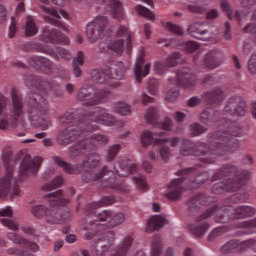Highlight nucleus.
<instances>
[{
  "mask_svg": "<svg viewBox=\"0 0 256 256\" xmlns=\"http://www.w3.org/2000/svg\"><path fill=\"white\" fill-rule=\"evenodd\" d=\"M227 231H229L227 226L216 227L210 232L208 239L209 241H213L214 239H217V237H221V235L227 233Z\"/></svg>",
  "mask_w": 256,
  "mask_h": 256,
  "instance_id": "nucleus-49",
  "label": "nucleus"
},
{
  "mask_svg": "<svg viewBox=\"0 0 256 256\" xmlns=\"http://www.w3.org/2000/svg\"><path fill=\"white\" fill-rule=\"evenodd\" d=\"M213 213L216 215L217 223H229L231 219H247V217H253L256 214V209L251 206H238L235 208L234 214L231 216L229 207L211 208L206 213L196 218V226L193 224L188 225L191 233L196 237H203L207 231H209V224L205 222V219H209Z\"/></svg>",
  "mask_w": 256,
  "mask_h": 256,
  "instance_id": "nucleus-5",
  "label": "nucleus"
},
{
  "mask_svg": "<svg viewBox=\"0 0 256 256\" xmlns=\"http://www.w3.org/2000/svg\"><path fill=\"white\" fill-rule=\"evenodd\" d=\"M179 90L177 89H171L167 95H166V100L169 102V103H175V101H177V99H179Z\"/></svg>",
  "mask_w": 256,
  "mask_h": 256,
  "instance_id": "nucleus-54",
  "label": "nucleus"
},
{
  "mask_svg": "<svg viewBox=\"0 0 256 256\" xmlns=\"http://www.w3.org/2000/svg\"><path fill=\"white\" fill-rule=\"evenodd\" d=\"M0 223L10 231H19V222L15 219L1 218Z\"/></svg>",
  "mask_w": 256,
  "mask_h": 256,
  "instance_id": "nucleus-45",
  "label": "nucleus"
},
{
  "mask_svg": "<svg viewBox=\"0 0 256 256\" xmlns=\"http://www.w3.org/2000/svg\"><path fill=\"white\" fill-rule=\"evenodd\" d=\"M40 9L44 11V13H47V15L44 16V20L46 23H50V25H54L55 27H59L62 29V31H65V33H69V28L65 26L61 21L57 19H61L63 17L64 19H69V14L64 10H55L53 8H49L46 6H40Z\"/></svg>",
  "mask_w": 256,
  "mask_h": 256,
  "instance_id": "nucleus-17",
  "label": "nucleus"
},
{
  "mask_svg": "<svg viewBox=\"0 0 256 256\" xmlns=\"http://www.w3.org/2000/svg\"><path fill=\"white\" fill-rule=\"evenodd\" d=\"M2 161L6 169V174L0 178V199L9 197L13 201V199H17L21 195L17 178L13 177L15 161H12L9 153L2 155Z\"/></svg>",
  "mask_w": 256,
  "mask_h": 256,
  "instance_id": "nucleus-8",
  "label": "nucleus"
},
{
  "mask_svg": "<svg viewBox=\"0 0 256 256\" xmlns=\"http://www.w3.org/2000/svg\"><path fill=\"white\" fill-rule=\"evenodd\" d=\"M17 33V22L15 20V17H11V24H10V27H9V33H8V36L10 38H13L15 37V34Z\"/></svg>",
  "mask_w": 256,
  "mask_h": 256,
  "instance_id": "nucleus-56",
  "label": "nucleus"
},
{
  "mask_svg": "<svg viewBox=\"0 0 256 256\" xmlns=\"http://www.w3.org/2000/svg\"><path fill=\"white\" fill-rule=\"evenodd\" d=\"M236 171L237 167L231 164H225L213 174L212 181H219V179H223V177H229V175H233Z\"/></svg>",
  "mask_w": 256,
  "mask_h": 256,
  "instance_id": "nucleus-30",
  "label": "nucleus"
},
{
  "mask_svg": "<svg viewBox=\"0 0 256 256\" xmlns=\"http://www.w3.org/2000/svg\"><path fill=\"white\" fill-rule=\"evenodd\" d=\"M110 93V89H97L93 85L85 83L78 89L76 98L84 105L93 107L99 103H105Z\"/></svg>",
  "mask_w": 256,
  "mask_h": 256,
  "instance_id": "nucleus-11",
  "label": "nucleus"
},
{
  "mask_svg": "<svg viewBox=\"0 0 256 256\" xmlns=\"http://www.w3.org/2000/svg\"><path fill=\"white\" fill-rule=\"evenodd\" d=\"M225 30H224V38L226 41H231V22H225L224 24Z\"/></svg>",
  "mask_w": 256,
  "mask_h": 256,
  "instance_id": "nucleus-58",
  "label": "nucleus"
},
{
  "mask_svg": "<svg viewBox=\"0 0 256 256\" xmlns=\"http://www.w3.org/2000/svg\"><path fill=\"white\" fill-rule=\"evenodd\" d=\"M190 129L192 131V134L194 137H199V135H203V133H207L209 129L199 123H194L190 126Z\"/></svg>",
  "mask_w": 256,
  "mask_h": 256,
  "instance_id": "nucleus-51",
  "label": "nucleus"
},
{
  "mask_svg": "<svg viewBox=\"0 0 256 256\" xmlns=\"http://www.w3.org/2000/svg\"><path fill=\"white\" fill-rule=\"evenodd\" d=\"M100 53H115L116 55H123L125 51V40L124 39H112L108 40L106 43L99 44Z\"/></svg>",
  "mask_w": 256,
  "mask_h": 256,
  "instance_id": "nucleus-20",
  "label": "nucleus"
},
{
  "mask_svg": "<svg viewBox=\"0 0 256 256\" xmlns=\"http://www.w3.org/2000/svg\"><path fill=\"white\" fill-rule=\"evenodd\" d=\"M162 129H164V131H172L173 120L171 118H165V120L162 122Z\"/></svg>",
  "mask_w": 256,
  "mask_h": 256,
  "instance_id": "nucleus-59",
  "label": "nucleus"
},
{
  "mask_svg": "<svg viewBox=\"0 0 256 256\" xmlns=\"http://www.w3.org/2000/svg\"><path fill=\"white\" fill-rule=\"evenodd\" d=\"M243 131L235 124H231L230 130H218L209 135L208 143H194V157H203V155H225L231 151L237 140L235 137H241Z\"/></svg>",
  "mask_w": 256,
  "mask_h": 256,
  "instance_id": "nucleus-4",
  "label": "nucleus"
},
{
  "mask_svg": "<svg viewBox=\"0 0 256 256\" xmlns=\"http://www.w3.org/2000/svg\"><path fill=\"white\" fill-rule=\"evenodd\" d=\"M24 81L25 85L32 89L28 95V119L33 127L47 131L51 127V121L45 119L49 111V103L45 97L49 95V91H58L59 84L34 75L27 76Z\"/></svg>",
  "mask_w": 256,
  "mask_h": 256,
  "instance_id": "nucleus-3",
  "label": "nucleus"
},
{
  "mask_svg": "<svg viewBox=\"0 0 256 256\" xmlns=\"http://www.w3.org/2000/svg\"><path fill=\"white\" fill-rule=\"evenodd\" d=\"M220 7L224 13H231V4L229 0H220Z\"/></svg>",
  "mask_w": 256,
  "mask_h": 256,
  "instance_id": "nucleus-62",
  "label": "nucleus"
},
{
  "mask_svg": "<svg viewBox=\"0 0 256 256\" xmlns=\"http://www.w3.org/2000/svg\"><path fill=\"white\" fill-rule=\"evenodd\" d=\"M248 69L250 73L255 74L256 73V54L252 55L251 59L248 62Z\"/></svg>",
  "mask_w": 256,
  "mask_h": 256,
  "instance_id": "nucleus-61",
  "label": "nucleus"
},
{
  "mask_svg": "<svg viewBox=\"0 0 256 256\" xmlns=\"http://www.w3.org/2000/svg\"><path fill=\"white\" fill-rule=\"evenodd\" d=\"M177 81L180 87H189L191 85V75L187 71L179 70L177 72Z\"/></svg>",
  "mask_w": 256,
  "mask_h": 256,
  "instance_id": "nucleus-38",
  "label": "nucleus"
},
{
  "mask_svg": "<svg viewBox=\"0 0 256 256\" xmlns=\"http://www.w3.org/2000/svg\"><path fill=\"white\" fill-rule=\"evenodd\" d=\"M127 69H129V66L125 65L123 62H117L114 68L92 70L90 76L94 83H107L109 87H119V82L117 81H121V79L125 77Z\"/></svg>",
  "mask_w": 256,
  "mask_h": 256,
  "instance_id": "nucleus-9",
  "label": "nucleus"
},
{
  "mask_svg": "<svg viewBox=\"0 0 256 256\" xmlns=\"http://www.w3.org/2000/svg\"><path fill=\"white\" fill-rule=\"evenodd\" d=\"M161 227V215L152 216L146 226L147 233H153V231H157Z\"/></svg>",
  "mask_w": 256,
  "mask_h": 256,
  "instance_id": "nucleus-36",
  "label": "nucleus"
},
{
  "mask_svg": "<svg viewBox=\"0 0 256 256\" xmlns=\"http://www.w3.org/2000/svg\"><path fill=\"white\" fill-rule=\"evenodd\" d=\"M224 113L232 117H245L247 115V102L241 96H232L224 107Z\"/></svg>",
  "mask_w": 256,
  "mask_h": 256,
  "instance_id": "nucleus-16",
  "label": "nucleus"
},
{
  "mask_svg": "<svg viewBox=\"0 0 256 256\" xmlns=\"http://www.w3.org/2000/svg\"><path fill=\"white\" fill-rule=\"evenodd\" d=\"M116 37H125L126 38V53L127 55H131V50L133 49V34L129 27L121 25L119 26Z\"/></svg>",
  "mask_w": 256,
  "mask_h": 256,
  "instance_id": "nucleus-28",
  "label": "nucleus"
},
{
  "mask_svg": "<svg viewBox=\"0 0 256 256\" xmlns=\"http://www.w3.org/2000/svg\"><path fill=\"white\" fill-rule=\"evenodd\" d=\"M189 13H195L196 15H203L207 12V8L204 5L191 3L186 6Z\"/></svg>",
  "mask_w": 256,
  "mask_h": 256,
  "instance_id": "nucleus-42",
  "label": "nucleus"
},
{
  "mask_svg": "<svg viewBox=\"0 0 256 256\" xmlns=\"http://www.w3.org/2000/svg\"><path fill=\"white\" fill-rule=\"evenodd\" d=\"M133 182L137 186L140 191H147L148 186H147V180L145 179V176L139 175V176H134L133 177Z\"/></svg>",
  "mask_w": 256,
  "mask_h": 256,
  "instance_id": "nucleus-50",
  "label": "nucleus"
},
{
  "mask_svg": "<svg viewBox=\"0 0 256 256\" xmlns=\"http://www.w3.org/2000/svg\"><path fill=\"white\" fill-rule=\"evenodd\" d=\"M0 217H13V209L9 206L0 209Z\"/></svg>",
  "mask_w": 256,
  "mask_h": 256,
  "instance_id": "nucleus-64",
  "label": "nucleus"
},
{
  "mask_svg": "<svg viewBox=\"0 0 256 256\" xmlns=\"http://www.w3.org/2000/svg\"><path fill=\"white\" fill-rule=\"evenodd\" d=\"M39 32L37 24L32 16L26 17V26H25V35L26 37H33L36 33Z\"/></svg>",
  "mask_w": 256,
  "mask_h": 256,
  "instance_id": "nucleus-35",
  "label": "nucleus"
},
{
  "mask_svg": "<svg viewBox=\"0 0 256 256\" xmlns=\"http://www.w3.org/2000/svg\"><path fill=\"white\" fill-rule=\"evenodd\" d=\"M217 82H218L217 78L210 74L205 75L202 79L203 85H215V83Z\"/></svg>",
  "mask_w": 256,
  "mask_h": 256,
  "instance_id": "nucleus-55",
  "label": "nucleus"
},
{
  "mask_svg": "<svg viewBox=\"0 0 256 256\" xmlns=\"http://www.w3.org/2000/svg\"><path fill=\"white\" fill-rule=\"evenodd\" d=\"M205 13H206V19H208L209 21L213 19H217L219 17V11L217 9H212Z\"/></svg>",
  "mask_w": 256,
  "mask_h": 256,
  "instance_id": "nucleus-63",
  "label": "nucleus"
},
{
  "mask_svg": "<svg viewBox=\"0 0 256 256\" xmlns=\"http://www.w3.org/2000/svg\"><path fill=\"white\" fill-rule=\"evenodd\" d=\"M22 49L23 51H36V53H44L45 55H49L56 61H59L60 59H65V61H71V59H73L71 51L61 47H56L55 49H53L47 44L28 42L23 45Z\"/></svg>",
  "mask_w": 256,
  "mask_h": 256,
  "instance_id": "nucleus-12",
  "label": "nucleus"
},
{
  "mask_svg": "<svg viewBox=\"0 0 256 256\" xmlns=\"http://www.w3.org/2000/svg\"><path fill=\"white\" fill-rule=\"evenodd\" d=\"M99 125H105L106 127H113L117 125V118L112 114L107 113L105 108L94 107L90 110H86V122L85 127L88 134L84 139L76 141L72 146L68 148V154L71 159L81 157V155H88L82 163L71 165L65 162L61 157H52L54 163L61 167L66 173L70 175H79L83 173L82 181L84 183H91V181H99L103 177L110 176L103 183V187H109L119 193H129V185L125 183V180L119 179V177H127L131 173L137 172V165L131 163L127 158H121L114 166V170H109L107 166H104L101 170H97L99 167L100 158L97 154H91L96 151L99 145H107L109 143V136L105 134H93V131H99Z\"/></svg>",
  "mask_w": 256,
  "mask_h": 256,
  "instance_id": "nucleus-1",
  "label": "nucleus"
},
{
  "mask_svg": "<svg viewBox=\"0 0 256 256\" xmlns=\"http://www.w3.org/2000/svg\"><path fill=\"white\" fill-rule=\"evenodd\" d=\"M111 9L112 17L117 19V21H123L125 17V12L123 11V6L119 0H108Z\"/></svg>",
  "mask_w": 256,
  "mask_h": 256,
  "instance_id": "nucleus-31",
  "label": "nucleus"
},
{
  "mask_svg": "<svg viewBox=\"0 0 256 256\" xmlns=\"http://www.w3.org/2000/svg\"><path fill=\"white\" fill-rule=\"evenodd\" d=\"M235 187H237V185H234L233 180L229 179L226 182H218L214 184L212 193H214V195H221L227 191H235Z\"/></svg>",
  "mask_w": 256,
  "mask_h": 256,
  "instance_id": "nucleus-29",
  "label": "nucleus"
},
{
  "mask_svg": "<svg viewBox=\"0 0 256 256\" xmlns=\"http://www.w3.org/2000/svg\"><path fill=\"white\" fill-rule=\"evenodd\" d=\"M225 61V54L219 50H211L204 57V65L207 69H217Z\"/></svg>",
  "mask_w": 256,
  "mask_h": 256,
  "instance_id": "nucleus-22",
  "label": "nucleus"
},
{
  "mask_svg": "<svg viewBox=\"0 0 256 256\" xmlns=\"http://www.w3.org/2000/svg\"><path fill=\"white\" fill-rule=\"evenodd\" d=\"M113 203H115V197L105 196L100 201L91 202L85 206L87 217L83 224V230L87 232L84 234V239L91 241L94 237H99L94 240L92 245V253H95L96 256H125L129 253L131 245H133V236L128 235L124 237L117 250L111 252L113 243H115V232L111 230L101 232L105 227L113 229L125 221V214L121 212L114 213L111 210L97 211V209L113 205Z\"/></svg>",
  "mask_w": 256,
  "mask_h": 256,
  "instance_id": "nucleus-2",
  "label": "nucleus"
},
{
  "mask_svg": "<svg viewBox=\"0 0 256 256\" xmlns=\"http://www.w3.org/2000/svg\"><path fill=\"white\" fill-rule=\"evenodd\" d=\"M86 119L87 110L84 112L83 110H75L64 113V115L59 118V122L66 128L58 132L56 143L62 145V147H67V145L75 143L77 139L87 137L89 130L85 128Z\"/></svg>",
  "mask_w": 256,
  "mask_h": 256,
  "instance_id": "nucleus-6",
  "label": "nucleus"
},
{
  "mask_svg": "<svg viewBox=\"0 0 256 256\" xmlns=\"http://www.w3.org/2000/svg\"><path fill=\"white\" fill-rule=\"evenodd\" d=\"M207 203H209V197L205 194H198L192 197L188 201V211L190 215H193L194 211H199V207H201V205H207Z\"/></svg>",
  "mask_w": 256,
  "mask_h": 256,
  "instance_id": "nucleus-26",
  "label": "nucleus"
},
{
  "mask_svg": "<svg viewBox=\"0 0 256 256\" xmlns=\"http://www.w3.org/2000/svg\"><path fill=\"white\" fill-rule=\"evenodd\" d=\"M250 179H251V172L243 171L239 175L237 182L232 180V185H236L237 186V187H235V191H237V189H239V187H241V185H245V183H247V181H249Z\"/></svg>",
  "mask_w": 256,
  "mask_h": 256,
  "instance_id": "nucleus-48",
  "label": "nucleus"
},
{
  "mask_svg": "<svg viewBox=\"0 0 256 256\" xmlns=\"http://www.w3.org/2000/svg\"><path fill=\"white\" fill-rule=\"evenodd\" d=\"M201 178H196L194 181L188 182V189H198L199 185H203V183H207L209 181V173L203 172Z\"/></svg>",
  "mask_w": 256,
  "mask_h": 256,
  "instance_id": "nucleus-44",
  "label": "nucleus"
},
{
  "mask_svg": "<svg viewBox=\"0 0 256 256\" xmlns=\"http://www.w3.org/2000/svg\"><path fill=\"white\" fill-rule=\"evenodd\" d=\"M85 63V53L83 51H79L77 53V56L74 57L72 62V69H73V75L77 79L81 77V74L83 73V70L79 67V65H83Z\"/></svg>",
  "mask_w": 256,
  "mask_h": 256,
  "instance_id": "nucleus-33",
  "label": "nucleus"
},
{
  "mask_svg": "<svg viewBox=\"0 0 256 256\" xmlns=\"http://www.w3.org/2000/svg\"><path fill=\"white\" fill-rule=\"evenodd\" d=\"M142 147H149V145H155L158 147L159 153H161V134H155L149 130L142 132L141 134Z\"/></svg>",
  "mask_w": 256,
  "mask_h": 256,
  "instance_id": "nucleus-24",
  "label": "nucleus"
},
{
  "mask_svg": "<svg viewBox=\"0 0 256 256\" xmlns=\"http://www.w3.org/2000/svg\"><path fill=\"white\" fill-rule=\"evenodd\" d=\"M121 151V145L120 144H114L110 146L107 149L106 155H105V160L109 163L113 161L118 155V153Z\"/></svg>",
  "mask_w": 256,
  "mask_h": 256,
  "instance_id": "nucleus-40",
  "label": "nucleus"
},
{
  "mask_svg": "<svg viewBox=\"0 0 256 256\" xmlns=\"http://www.w3.org/2000/svg\"><path fill=\"white\" fill-rule=\"evenodd\" d=\"M144 63L145 61L143 60V57H140L134 67V74L138 83H141V79H143V77H147L149 75V69H151L150 63L143 67Z\"/></svg>",
  "mask_w": 256,
  "mask_h": 256,
  "instance_id": "nucleus-27",
  "label": "nucleus"
},
{
  "mask_svg": "<svg viewBox=\"0 0 256 256\" xmlns=\"http://www.w3.org/2000/svg\"><path fill=\"white\" fill-rule=\"evenodd\" d=\"M195 151V142L191 140H184L180 147V153L183 157H191L194 156Z\"/></svg>",
  "mask_w": 256,
  "mask_h": 256,
  "instance_id": "nucleus-34",
  "label": "nucleus"
},
{
  "mask_svg": "<svg viewBox=\"0 0 256 256\" xmlns=\"http://www.w3.org/2000/svg\"><path fill=\"white\" fill-rule=\"evenodd\" d=\"M12 103L9 108V114H5L0 118V129L5 131L9 127H17L19 121H23L25 112L23 111V99L17 89L11 90Z\"/></svg>",
  "mask_w": 256,
  "mask_h": 256,
  "instance_id": "nucleus-10",
  "label": "nucleus"
},
{
  "mask_svg": "<svg viewBox=\"0 0 256 256\" xmlns=\"http://www.w3.org/2000/svg\"><path fill=\"white\" fill-rule=\"evenodd\" d=\"M163 27L167 30L170 31V33H173L174 35H177L178 37L183 36V28L177 24H173L171 22H165L163 23Z\"/></svg>",
  "mask_w": 256,
  "mask_h": 256,
  "instance_id": "nucleus-43",
  "label": "nucleus"
},
{
  "mask_svg": "<svg viewBox=\"0 0 256 256\" xmlns=\"http://www.w3.org/2000/svg\"><path fill=\"white\" fill-rule=\"evenodd\" d=\"M62 185H63V176H57L56 178L53 179V181L43 185L42 190L53 191V189H57V187H61Z\"/></svg>",
  "mask_w": 256,
  "mask_h": 256,
  "instance_id": "nucleus-41",
  "label": "nucleus"
},
{
  "mask_svg": "<svg viewBox=\"0 0 256 256\" xmlns=\"http://www.w3.org/2000/svg\"><path fill=\"white\" fill-rule=\"evenodd\" d=\"M40 41L44 43H61L62 45H69V38L63 35L57 29H50L49 27H44L40 35Z\"/></svg>",
  "mask_w": 256,
  "mask_h": 256,
  "instance_id": "nucleus-18",
  "label": "nucleus"
},
{
  "mask_svg": "<svg viewBox=\"0 0 256 256\" xmlns=\"http://www.w3.org/2000/svg\"><path fill=\"white\" fill-rule=\"evenodd\" d=\"M183 183H185L184 178L172 180L168 185L169 192L165 194V197H167L169 201H179L181 195H183V191H185Z\"/></svg>",
  "mask_w": 256,
  "mask_h": 256,
  "instance_id": "nucleus-21",
  "label": "nucleus"
},
{
  "mask_svg": "<svg viewBox=\"0 0 256 256\" xmlns=\"http://www.w3.org/2000/svg\"><path fill=\"white\" fill-rule=\"evenodd\" d=\"M109 25L107 16H97L86 26V36L90 43H97Z\"/></svg>",
  "mask_w": 256,
  "mask_h": 256,
  "instance_id": "nucleus-14",
  "label": "nucleus"
},
{
  "mask_svg": "<svg viewBox=\"0 0 256 256\" xmlns=\"http://www.w3.org/2000/svg\"><path fill=\"white\" fill-rule=\"evenodd\" d=\"M151 256H161V239L157 238L152 241Z\"/></svg>",
  "mask_w": 256,
  "mask_h": 256,
  "instance_id": "nucleus-52",
  "label": "nucleus"
},
{
  "mask_svg": "<svg viewBox=\"0 0 256 256\" xmlns=\"http://www.w3.org/2000/svg\"><path fill=\"white\" fill-rule=\"evenodd\" d=\"M147 89L150 95H157V82L155 81V79H151L148 82Z\"/></svg>",
  "mask_w": 256,
  "mask_h": 256,
  "instance_id": "nucleus-57",
  "label": "nucleus"
},
{
  "mask_svg": "<svg viewBox=\"0 0 256 256\" xmlns=\"http://www.w3.org/2000/svg\"><path fill=\"white\" fill-rule=\"evenodd\" d=\"M7 239L16 245H21V248H9L7 250L8 255L27 256L29 255L27 251H37V249H39V246H37L36 243L29 242V240L15 232H9L7 234Z\"/></svg>",
  "mask_w": 256,
  "mask_h": 256,
  "instance_id": "nucleus-13",
  "label": "nucleus"
},
{
  "mask_svg": "<svg viewBox=\"0 0 256 256\" xmlns=\"http://www.w3.org/2000/svg\"><path fill=\"white\" fill-rule=\"evenodd\" d=\"M226 97L227 94L222 87H215L202 95L203 100L209 103V105H217V103H221Z\"/></svg>",
  "mask_w": 256,
  "mask_h": 256,
  "instance_id": "nucleus-23",
  "label": "nucleus"
},
{
  "mask_svg": "<svg viewBox=\"0 0 256 256\" xmlns=\"http://www.w3.org/2000/svg\"><path fill=\"white\" fill-rule=\"evenodd\" d=\"M179 141H181L179 137L161 139V157L165 163H167V161H169V157H171V149L167 145L177 147V145H179Z\"/></svg>",
  "mask_w": 256,
  "mask_h": 256,
  "instance_id": "nucleus-25",
  "label": "nucleus"
},
{
  "mask_svg": "<svg viewBox=\"0 0 256 256\" xmlns=\"http://www.w3.org/2000/svg\"><path fill=\"white\" fill-rule=\"evenodd\" d=\"M113 112L118 115H131V106L125 102H117L113 106Z\"/></svg>",
  "mask_w": 256,
  "mask_h": 256,
  "instance_id": "nucleus-37",
  "label": "nucleus"
},
{
  "mask_svg": "<svg viewBox=\"0 0 256 256\" xmlns=\"http://www.w3.org/2000/svg\"><path fill=\"white\" fill-rule=\"evenodd\" d=\"M238 247L239 243H237V241L230 240L221 247L220 251L223 255H229V253H233V251H235V249H238Z\"/></svg>",
  "mask_w": 256,
  "mask_h": 256,
  "instance_id": "nucleus-46",
  "label": "nucleus"
},
{
  "mask_svg": "<svg viewBox=\"0 0 256 256\" xmlns=\"http://www.w3.org/2000/svg\"><path fill=\"white\" fill-rule=\"evenodd\" d=\"M181 58V53L175 52L173 53L166 61V67H175L177 63H179V59Z\"/></svg>",
  "mask_w": 256,
  "mask_h": 256,
  "instance_id": "nucleus-53",
  "label": "nucleus"
},
{
  "mask_svg": "<svg viewBox=\"0 0 256 256\" xmlns=\"http://www.w3.org/2000/svg\"><path fill=\"white\" fill-rule=\"evenodd\" d=\"M58 77L63 81H71V73H69V70L66 69L60 70L58 72Z\"/></svg>",
  "mask_w": 256,
  "mask_h": 256,
  "instance_id": "nucleus-60",
  "label": "nucleus"
},
{
  "mask_svg": "<svg viewBox=\"0 0 256 256\" xmlns=\"http://www.w3.org/2000/svg\"><path fill=\"white\" fill-rule=\"evenodd\" d=\"M135 11L138 15H141V17H146V19H155V14L141 4L135 6Z\"/></svg>",
  "mask_w": 256,
  "mask_h": 256,
  "instance_id": "nucleus-47",
  "label": "nucleus"
},
{
  "mask_svg": "<svg viewBox=\"0 0 256 256\" xmlns=\"http://www.w3.org/2000/svg\"><path fill=\"white\" fill-rule=\"evenodd\" d=\"M203 23L201 22H196L191 24L188 27V33L191 35L194 39H198L199 41H207V38H203L199 35H207L208 31L207 30H201Z\"/></svg>",
  "mask_w": 256,
  "mask_h": 256,
  "instance_id": "nucleus-32",
  "label": "nucleus"
},
{
  "mask_svg": "<svg viewBox=\"0 0 256 256\" xmlns=\"http://www.w3.org/2000/svg\"><path fill=\"white\" fill-rule=\"evenodd\" d=\"M42 162L43 158L39 156L34 158H31V155L24 156L20 164L19 180L23 181L24 179H27L29 175H35L37 171H39Z\"/></svg>",
  "mask_w": 256,
  "mask_h": 256,
  "instance_id": "nucleus-15",
  "label": "nucleus"
},
{
  "mask_svg": "<svg viewBox=\"0 0 256 256\" xmlns=\"http://www.w3.org/2000/svg\"><path fill=\"white\" fill-rule=\"evenodd\" d=\"M145 119L147 123H150L151 125H159V113H157V109H148L145 114Z\"/></svg>",
  "mask_w": 256,
  "mask_h": 256,
  "instance_id": "nucleus-39",
  "label": "nucleus"
},
{
  "mask_svg": "<svg viewBox=\"0 0 256 256\" xmlns=\"http://www.w3.org/2000/svg\"><path fill=\"white\" fill-rule=\"evenodd\" d=\"M46 199L49 205L36 204L31 206L30 213L33 217L36 219H44L45 222L50 223V225L67 221V219L71 217L69 212L62 214L61 209L59 208L69 205V200L65 198L62 190L46 195Z\"/></svg>",
  "mask_w": 256,
  "mask_h": 256,
  "instance_id": "nucleus-7",
  "label": "nucleus"
},
{
  "mask_svg": "<svg viewBox=\"0 0 256 256\" xmlns=\"http://www.w3.org/2000/svg\"><path fill=\"white\" fill-rule=\"evenodd\" d=\"M30 67L40 69L45 75H53V62L43 56H31L28 58Z\"/></svg>",
  "mask_w": 256,
  "mask_h": 256,
  "instance_id": "nucleus-19",
  "label": "nucleus"
}]
</instances>
